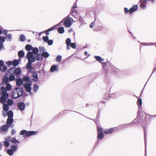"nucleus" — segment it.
Masks as SVG:
<instances>
[{
	"mask_svg": "<svg viewBox=\"0 0 156 156\" xmlns=\"http://www.w3.org/2000/svg\"><path fill=\"white\" fill-rule=\"evenodd\" d=\"M23 89L21 87H16L12 93V96L14 99H16L21 97L23 94Z\"/></svg>",
	"mask_w": 156,
	"mask_h": 156,
	"instance_id": "obj_1",
	"label": "nucleus"
},
{
	"mask_svg": "<svg viewBox=\"0 0 156 156\" xmlns=\"http://www.w3.org/2000/svg\"><path fill=\"white\" fill-rule=\"evenodd\" d=\"M8 91L5 89V87L2 86L0 88V94L1 96L0 97V101L7 100L9 98V94L7 92Z\"/></svg>",
	"mask_w": 156,
	"mask_h": 156,
	"instance_id": "obj_2",
	"label": "nucleus"
},
{
	"mask_svg": "<svg viewBox=\"0 0 156 156\" xmlns=\"http://www.w3.org/2000/svg\"><path fill=\"white\" fill-rule=\"evenodd\" d=\"M26 58L28 59V63L27 64H32L33 63L36 61L35 56L33 54L31 51H28L26 55Z\"/></svg>",
	"mask_w": 156,
	"mask_h": 156,
	"instance_id": "obj_3",
	"label": "nucleus"
},
{
	"mask_svg": "<svg viewBox=\"0 0 156 156\" xmlns=\"http://www.w3.org/2000/svg\"><path fill=\"white\" fill-rule=\"evenodd\" d=\"M32 83V81L26 82L23 85V87L26 91L28 93H30L31 91V86Z\"/></svg>",
	"mask_w": 156,
	"mask_h": 156,
	"instance_id": "obj_4",
	"label": "nucleus"
},
{
	"mask_svg": "<svg viewBox=\"0 0 156 156\" xmlns=\"http://www.w3.org/2000/svg\"><path fill=\"white\" fill-rule=\"evenodd\" d=\"M73 21L68 19H64L63 25L66 27H69L72 24Z\"/></svg>",
	"mask_w": 156,
	"mask_h": 156,
	"instance_id": "obj_5",
	"label": "nucleus"
},
{
	"mask_svg": "<svg viewBox=\"0 0 156 156\" xmlns=\"http://www.w3.org/2000/svg\"><path fill=\"white\" fill-rule=\"evenodd\" d=\"M6 101L7 100H5L0 101V103L3 104V110L5 112H6L8 111L9 108V105L5 103Z\"/></svg>",
	"mask_w": 156,
	"mask_h": 156,
	"instance_id": "obj_6",
	"label": "nucleus"
},
{
	"mask_svg": "<svg viewBox=\"0 0 156 156\" xmlns=\"http://www.w3.org/2000/svg\"><path fill=\"white\" fill-rule=\"evenodd\" d=\"M4 141H3V145L5 147H9L10 140V136H6L4 138Z\"/></svg>",
	"mask_w": 156,
	"mask_h": 156,
	"instance_id": "obj_7",
	"label": "nucleus"
},
{
	"mask_svg": "<svg viewBox=\"0 0 156 156\" xmlns=\"http://www.w3.org/2000/svg\"><path fill=\"white\" fill-rule=\"evenodd\" d=\"M17 107L19 110L21 111L24 110L25 109L26 105L24 102H20L17 103Z\"/></svg>",
	"mask_w": 156,
	"mask_h": 156,
	"instance_id": "obj_8",
	"label": "nucleus"
},
{
	"mask_svg": "<svg viewBox=\"0 0 156 156\" xmlns=\"http://www.w3.org/2000/svg\"><path fill=\"white\" fill-rule=\"evenodd\" d=\"M30 78L33 82H37L38 80L37 73L36 72L33 73Z\"/></svg>",
	"mask_w": 156,
	"mask_h": 156,
	"instance_id": "obj_9",
	"label": "nucleus"
},
{
	"mask_svg": "<svg viewBox=\"0 0 156 156\" xmlns=\"http://www.w3.org/2000/svg\"><path fill=\"white\" fill-rule=\"evenodd\" d=\"M14 69H15L14 71V73L16 77H19L21 76V68L20 67H17Z\"/></svg>",
	"mask_w": 156,
	"mask_h": 156,
	"instance_id": "obj_10",
	"label": "nucleus"
},
{
	"mask_svg": "<svg viewBox=\"0 0 156 156\" xmlns=\"http://www.w3.org/2000/svg\"><path fill=\"white\" fill-rule=\"evenodd\" d=\"M13 121L14 119L13 118H8L6 122V125L9 127L11 126L12 128L13 127V125L12 124Z\"/></svg>",
	"mask_w": 156,
	"mask_h": 156,
	"instance_id": "obj_11",
	"label": "nucleus"
},
{
	"mask_svg": "<svg viewBox=\"0 0 156 156\" xmlns=\"http://www.w3.org/2000/svg\"><path fill=\"white\" fill-rule=\"evenodd\" d=\"M23 84V81L22 79L20 77H18L16 79V84L18 87H20Z\"/></svg>",
	"mask_w": 156,
	"mask_h": 156,
	"instance_id": "obj_12",
	"label": "nucleus"
},
{
	"mask_svg": "<svg viewBox=\"0 0 156 156\" xmlns=\"http://www.w3.org/2000/svg\"><path fill=\"white\" fill-rule=\"evenodd\" d=\"M8 125L6 124H4L1 126L0 131L1 133L7 132L8 131L9 128Z\"/></svg>",
	"mask_w": 156,
	"mask_h": 156,
	"instance_id": "obj_13",
	"label": "nucleus"
},
{
	"mask_svg": "<svg viewBox=\"0 0 156 156\" xmlns=\"http://www.w3.org/2000/svg\"><path fill=\"white\" fill-rule=\"evenodd\" d=\"M9 77L7 75L5 76H4L3 78L2 84L3 85L7 84L9 83Z\"/></svg>",
	"mask_w": 156,
	"mask_h": 156,
	"instance_id": "obj_14",
	"label": "nucleus"
},
{
	"mask_svg": "<svg viewBox=\"0 0 156 156\" xmlns=\"http://www.w3.org/2000/svg\"><path fill=\"white\" fill-rule=\"evenodd\" d=\"M36 133V132L34 131H27L26 132L25 136L26 137H29L31 136L34 135Z\"/></svg>",
	"mask_w": 156,
	"mask_h": 156,
	"instance_id": "obj_15",
	"label": "nucleus"
},
{
	"mask_svg": "<svg viewBox=\"0 0 156 156\" xmlns=\"http://www.w3.org/2000/svg\"><path fill=\"white\" fill-rule=\"evenodd\" d=\"M138 9L137 5H135L131 7L129 9V14H131L134 11H137Z\"/></svg>",
	"mask_w": 156,
	"mask_h": 156,
	"instance_id": "obj_16",
	"label": "nucleus"
},
{
	"mask_svg": "<svg viewBox=\"0 0 156 156\" xmlns=\"http://www.w3.org/2000/svg\"><path fill=\"white\" fill-rule=\"evenodd\" d=\"M144 138L145 141V156H147V150H146V145H147V138L146 135L147 133L146 129L144 128Z\"/></svg>",
	"mask_w": 156,
	"mask_h": 156,
	"instance_id": "obj_17",
	"label": "nucleus"
},
{
	"mask_svg": "<svg viewBox=\"0 0 156 156\" xmlns=\"http://www.w3.org/2000/svg\"><path fill=\"white\" fill-rule=\"evenodd\" d=\"M114 128H112L105 129L104 133L106 134H111L113 131Z\"/></svg>",
	"mask_w": 156,
	"mask_h": 156,
	"instance_id": "obj_18",
	"label": "nucleus"
},
{
	"mask_svg": "<svg viewBox=\"0 0 156 156\" xmlns=\"http://www.w3.org/2000/svg\"><path fill=\"white\" fill-rule=\"evenodd\" d=\"M6 115L8 116V118H13V112L11 110H9L6 113Z\"/></svg>",
	"mask_w": 156,
	"mask_h": 156,
	"instance_id": "obj_19",
	"label": "nucleus"
},
{
	"mask_svg": "<svg viewBox=\"0 0 156 156\" xmlns=\"http://www.w3.org/2000/svg\"><path fill=\"white\" fill-rule=\"evenodd\" d=\"M18 56L19 58H22L25 56V53L24 51L21 50L18 52Z\"/></svg>",
	"mask_w": 156,
	"mask_h": 156,
	"instance_id": "obj_20",
	"label": "nucleus"
},
{
	"mask_svg": "<svg viewBox=\"0 0 156 156\" xmlns=\"http://www.w3.org/2000/svg\"><path fill=\"white\" fill-rule=\"evenodd\" d=\"M58 69L57 68V66L55 65L52 66L50 69V71L51 72H53L55 71H58Z\"/></svg>",
	"mask_w": 156,
	"mask_h": 156,
	"instance_id": "obj_21",
	"label": "nucleus"
},
{
	"mask_svg": "<svg viewBox=\"0 0 156 156\" xmlns=\"http://www.w3.org/2000/svg\"><path fill=\"white\" fill-rule=\"evenodd\" d=\"M32 64H27L26 65V68L29 70V71L30 72L32 73V71L34 69V68L32 66Z\"/></svg>",
	"mask_w": 156,
	"mask_h": 156,
	"instance_id": "obj_22",
	"label": "nucleus"
},
{
	"mask_svg": "<svg viewBox=\"0 0 156 156\" xmlns=\"http://www.w3.org/2000/svg\"><path fill=\"white\" fill-rule=\"evenodd\" d=\"M35 58L36 60L38 61H41L43 59L42 55H41L40 53H37L36 54Z\"/></svg>",
	"mask_w": 156,
	"mask_h": 156,
	"instance_id": "obj_23",
	"label": "nucleus"
},
{
	"mask_svg": "<svg viewBox=\"0 0 156 156\" xmlns=\"http://www.w3.org/2000/svg\"><path fill=\"white\" fill-rule=\"evenodd\" d=\"M42 57L45 58H47L50 55L49 54L47 51H43L41 54Z\"/></svg>",
	"mask_w": 156,
	"mask_h": 156,
	"instance_id": "obj_24",
	"label": "nucleus"
},
{
	"mask_svg": "<svg viewBox=\"0 0 156 156\" xmlns=\"http://www.w3.org/2000/svg\"><path fill=\"white\" fill-rule=\"evenodd\" d=\"M10 142H11L12 144H19L20 143L19 141L17 140L15 137H13L11 138L10 136Z\"/></svg>",
	"mask_w": 156,
	"mask_h": 156,
	"instance_id": "obj_25",
	"label": "nucleus"
},
{
	"mask_svg": "<svg viewBox=\"0 0 156 156\" xmlns=\"http://www.w3.org/2000/svg\"><path fill=\"white\" fill-rule=\"evenodd\" d=\"M39 89V86L37 84H34L33 85V90L34 92H36Z\"/></svg>",
	"mask_w": 156,
	"mask_h": 156,
	"instance_id": "obj_26",
	"label": "nucleus"
},
{
	"mask_svg": "<svg viewBox=\"0 0 156 156\" xmlns=\"http://www.w3.org/2000/svg\"><path fill=\"white\" fill-rule=\"evenodd\" d=\"M33 48L32 46L30 44H27L25 47L26 50L28 51H30Z\"/></svg>",
	"mask_w": 156,
	"mask_h": 156,
	"instance_id": "obj_27",
	"label": "nucleus"
},
{
	"mask_svg": "<svg viewBox=\"0 0 156 156\" xmlns=\"http://www.w3.org/2000/svg\"><path fill=\"white\" fill-rule=\"evenodd\" d=\"M58 32L59 34H62L65 32L64 28L63 27H61L58 29Z\"/></svg>",
	"mask_w": 156,
	"mask_h": 156,
	"instance_id": "obj_28",
	"label": "nucleus"
},
{
	"mask_svg": "<svg viewBox=\"0 0 156 156\" xmlns=\"http://www.w3.org/2000/svg\"><path fill=\"white\" fill-rule=\"evenodd\" d=\"M8 77L10 81H13L15 79V76L13 73H11Z\"/></svg>",
	"mask_w": 156,
	"mask_h": 156,
	"instance_id": "obj_29",
	"label": "nucleus"
},
{
	"mask_svg": "<svg viewBox=\"0 0 156 156\" xmlns=\"http://www.w3.org/2000/svg\"><path fill=\"white\" fill-rule=\"evenodd\" d=\"M32 53H33V54L34 55H36L38 53V52H39V50L38 48L35 47L34 48L33 47V49H32Z\"/></svg>",
	"mask_w": 156,
	"mask_h": 156,
	"instance_id": "obj_30",
	"label": "nucleus"
},
{
	"mask_svg": "<svg viewBox=\"0 0 156 156\" xmlns=\"http://www.w3.org/2000/svg\"><path fill=\"white\" fill-rule=\"evenodd\" d=\"M94 58L99 62H101L104 61V59L101 58L100 56H95Z\"/></svg>",
	"mask_w": 156,
	"mask_h": 156,
	"instance_id": "obj_31",
	"label": "nucleus"
},
{
	"mask_svg": "<svg viewBox=\"0 0 156 156\" xmlns=\"http://www.w3.org/2000/svg\"><path fill=\"white\" fill-rule=\"evenodd\" d=\"M10 148L14 152L17 150L18 146L17 145H12L11 146Z\"/></svg>",
	"mask_w": 156,
	"mask_h": 156,
	"instance_id": "obj_32",
	"label": "nucleus"
},
{
	"mask_svg": "<svg viewBox=\"0 0 156 156\" xmlns=\"http://www.w3.org/2000/svg\"><path fill=\"white\" fill-rule=\"evenodd\" d=\"M12 66L14 67L17 66L19 64L16 59L13 60L12 61Z\"/></svg>",
	"mask_w": 156,
	"mask_h": 156,
	"instance_id": "obj_33",
	"label": "nucleus"
},
{
	"mask_svg": "<svg viewBox=\"0 0 156 156\" xmlns=\"http://www.w3.org/2000/svg\"><path fill=\"white\" fill-rule=\"evenodd\" d=\"M6 102L7 103L6 104L8 105L9 106H10L12 105L13 103V100L11 99L8 98L7 100V101Z\"/></svg>",
	"mask_w": 156,
	"mask_h": 156,
	"instance_id": "obj_34",
	"label": "nucleus"
},
{
	"mask_svg": "<svg viewBox=\"0 0 156 156\" xmlns=\"http://www.w3.org/2000/svg\"><path fill=\"white\" fill-rule=\"evenodd\" d=\"M7 66L6 65H4L2 67H0V70L2 72H5L7 70Z\"/></svg>",
	"mask_w": 156,
	"mask_h": 156,
	"instance_id": "obj_35",
	"label": "nucleus"
},
{
	"mask_svg": "<svg viewBox=\"0 0 156 156\" xmlns=\"http://www.w3.org/2000/svg\"><path fill=\"white\" fill-rule=\"evenodd\" d=\"M6 153L9 155L11 156L13 154L14 152L10 148V149H7Z\"/></svg>",
	"mask_w": 156,
	"mask_h": 156,
	"instance_id": "obj_36",
	"label": "nucleus"
},
{
	"mask_svg": "<svg viewBox=\"0 0 156 156\" xmlns=\"http://www.w3.org/2000/svg\"><path fill=\"white\" fill-rule=\"evenodd\" d=\"M26 39L25 36L23 34H21L20 36L19 41L22 42L24 41Z\"/></svg>",
	"mask_w": 156,
	"mask_h": 156,
	"instance_id": "obj_37",
	"label": "nucleus"
},
{
	"mask_svg": "<svg viewBox=\"0 0 156 156\" xmlns=\"http://www.w3.org/2000/svg\"><path fill=\"white\" fill-rule=\"evenodd\" d=\"M6 87L5 89L6 90L8 91L10 90L12 88V86L9 83H8L5 84Z\"/></svg>",
	"mask_w": 156,
	"mask_h": 156,
	"instance_id": "obj_38",
	"label": "nucleus"
},
{
	"mask_svg": "<svg viewBox=\"0 0 156 156\" xmlns=\"http://www.w3.org/2000/svg\"><path fill=\"white\" fill-rule=\"evenodd\" d=\"M14 69H15V68L14 67H12L8 69L6 73V74L7 75H8V73L11 74V73H12V72L13 71V70Z\"/></svg>",
	"mask_w": 156,
	"mask_h": 156,
	"instance_id": "obj_39",
	"label": "nucleus"
},
{
	"mask_svg": "<svg viewBox=\"0 0 156 156\" xmlns=\"http://www.w3.org/2000/svg\"><path fill=\"white\" fill-rule=\"evenodd\" d=\"M137 104L138 107H142V99L141 98H139L138 99Z\"/></svg>",
	"mask_w": 156,
	"mask_h": 156,
	"instance_id": "obj_40",
	"label": "nucleus"
},
{
	"mask_svg": "<svg viewBox=\"0 0 156 156\" xmlns=\"http://www.w3.org/2000/svg\"><path fill=\"white\" fill-rule=\"evenodd\" d=\"M29 77L27 76H24L22 79L23 81H25L26 82L28 81H31L30 80H29Z\"/></svg>",
	"mask_w": 156,
	"mask_h": 156,
	"instance_id": "obj_41",
	"label": "nucleus"
},
{
	"mask_svg": "<svg viewBox=\"0 0 156 156\" xmlns=\"http://www.w3.org/2000/svg\"><path fill=\"white\" fill-rule=\"evenodd\" d=\"M5 38L0 36V44H3V43L5 41Z\"/></svg>",
	"mask_w": 156,
	"mask_h": 156,
	"instance_id": "obj_42",
	"label": "nucleus"
},
{
	"mask_svg": "<svg viewBox=\"0 0 156 156\" xmlns=\"http://www.w3.org/2000/svg\"><path fill=\"white\" fill-rule=\"evenodd\" d=\"M142 111V107H138V109L137 111V118H139V115L140 114L141 112Z\"/></svg>",
	"mask_w": 156,
	"mask_h": 156,
	"instance_id": "obj_43",
	"label": "nucleus"
},
{
	"mask_svg": "<svg viewBox=\"0 0 156 156\" xmlns=\"http://www.w3.org/2000/svg\"><path fill=\"white\" fill-rule=\"evenodd\" d=\"M112 71L114 73H117L119 71V69L115 67L112 66Z\"/></svg>",
	"mask_w": 156,
	"mask_h": 156,
	"instance_id": "obj_44",
	"label": "nucleus"
},
{
	"mask_svg": "<svg viewBox=\"0 0 156 156\" xmlns=\"http://www.w3.org/2000/svg\"><path fill=\"white\" fill-rule=\"evenodd\" d=\"M42 39L45 42L47 43L49 40V37L47 36H43Z\"/></svg>",
	"mask_w": 156,
	"mask_h": 156,
	"instance_id": "obj_45",
	"label": "nucleus"
},
{
	"mask_svg": "<svg viewBox=\"0 0 156 156\" xmlns=\"http://www.w3.org/2000/svg\"><path fill=\"white\" fill-rule=\"evenodd\" d=\"M12 35L10 34H7L6 35L5 38L9 40V41H11L12 40Z\"/></svg>",
	"mask_w": 156,
	"mask_h": 156,
	"instance_id": "obj_46",
	"label": "nucleus"
},
{
	"mask_svg": "<svg viewBox=\"0 0 156 156\" xmlns=\"http://www.w3.org/2000/svg\"><path fill=\"white\" fill-rule=\"evenodd\" d=\"M104 137L103 134H98L97 138L98 139L101 140Z\"/></svg>",
	"mask_w": 156,
	"mask_h": 156,
	"instance_id": "obj_47",
	"label": "nucleus"
},
{
	"mask_svg": "<svg viewBox=\"0 0 156 156\" xmlns=\"http://www.w3.org/2000/svg\"><path fill=\"white\" fill-rule=\"evenodd\" d=\"M62 58V56H61L60 55H58L56 58V61L57 62H60L61 61Z\"/></svg>",
	"mask_w": 156,
	"mask_h": 156,
	"instance_id": "obj_48",
	"label": "nucleus"
},
{
	"mask_svg": "<svg viewBox=\"0 0 156 156\" xmlns=\"http://www.w3.org/2000/svg\"><path fill=\"white\" fill-rule=\"evenodd\" d=\"M66 45H70L71 43V39L69 38H67L66 41Z\"/></svg>",
	"mask_w": 156,
	"mask_h": 156,
	"instance_id": "obj_49",
	"label": "nucleus"
},
{
	"mask_svg": "<svg viewBox=\"0 0 156 156\" xmlns=\"http://www.w3.org/2000/svg\"><path fill=\"white\" fill-rule=\"evenodd\" d=\"M27 130H23L20 131V134L21 135H24L26 136V132Z\"/></svg>",
	"mask_w": 156,
	"mask_h": 156,
	"instance_id": "obj_50",
	"label": "nucleus"
},
{
	"mask_svg": "<svg viewBox=\"0 0 156 156\" xmlns=\"http://www.w3.org/2000/svg\"><path fill=\"white\" fill-rule=\"evenodd\" d=\"M98 134H103V130L102 128H99L98 129Z\"/></svg>",
	"mask_w": 156,
	"mask_h": 156,
	"instance_id": "obj_51",
	"label": "nucleus"
},
{
	"mask_svg": "<svg viewBox=\"0 0 156 156\" xmlns=\"http://www.w3.org/2000/svg\"><path fill=\"white\" fill-rule=\"evenodd\" d=\"M142 44L144 45L145 46L147 45H153L154 44V43H142Z\"/></svg>",
	"mask_w": 156,
	"mask_h": 156,
	"instance_id": "obj_52",
	"label": "nucleus"
},
{
	"mask_svg": "<svg viewBox=\"0 0 156 156\" xmlns=\"http://www.w3.org/2000/svg\"><path fill=\"white\" fill-rule=\"evenodd\" d=\"M48 45H52L53 43V41L52 40H49L47 42Z\"/></svg>",
	"mask_w": 156,
	"mask_h": 156,
	"instance_id": "obj_53",
	"label": "nucleus"
},
{
	"mask_svg": "<svg viewBox=\"0 0 156 156\" xmlns=\"http://www.w3.org/2000/svg\"><path fill=\"white\" fill-rule=\"evenodd\" d=\"M39 50L40 52L45 51H46V49L43 47H39Z\"/></svg>",
	"mask_w": 156,
	"mask_h": 156,
	"instance_id": "obj_54",
	"label": "nucleus"
},
{
	"mask_svg": "<svg viewBox=\"0 0 156 156\" xmlns=\"http://www.w3.org/2000/svg\"><path fill=\"white\" fill-rule=\"evenodd\" d=\"M70 45L71 47L73 49H76V45L74 43H72Z\"/></svg>",
	"mask_w": 156,
	"mask_h": 156,
	"instance_id": "obj_55",
	"label": "nucleus"
},
{
	"mask_svg": "<svg viewBox=\"0 0 156 156\" xmlns=\"http://www.w3.org/2000/svg\"><path fill=\"white\" fill-rule=\"evenodd\" d=\"M5 63L8 66H10L11 65H12V62L11 61H9L5 62Z\"/></svg>",
	"mask_w": 156,
	"mask_h": 156,
	"instance_id": "obj_56",
	"label": "nucleus"
},
{
	"mask_svg": "<svg viewBox=\"0 0 156 156\" xmlns=\"http://www.w3.org/2000/svg\"><path fill=\"white\" fill-rule=\"evenodd\" d=\"M124 10L125 13L126 14H127L128 12L129 13V10L126 7H125L124 8Z\"/></svg>",
	"mask_w": 156,
	"mask_h": 156,
	"instance_id": "obj_57",
	"label": "nucleus"
},
{
	"mask_svg": "<svg viewBox=\"0 0 156 156\" xmlns=\"http://www.w3.org/2000/svg\"><path fill=\"white\" fill-rule=\"evenodd\" d=\"M55 26H53V27H50V28H49L48 29H47L49 31H51L52 30H54V29H55Z\"/></svg>",
	"mask_w": 156,
	"mask_h": 156,
	"instance_id": "obj_58",
	"label": "nucleus"
},
{
	"mask_svg": "<svg viewBox=\"0 0 156 156\" xmlns=\"http://www.w3.org/2000/svg\"><path fill=\"white\" fill-rule=\"evenodd\" d=\"M8 30H7L4 29L2 30V34L5 35H7V34Z\"/></svg>",
	"mask_w": 156,
	"mask_h": 156,
	"instance_id": "obj_59",
	"label": "nucleus"
},
{
	"mask_svg": "<svg viewBox=\"0 0 156 156\" xmlns=\"http://www.w3.org/2000/svg\"><path fill=\"white\" fill-rule=\"evenodd\" d=\"M5 65L4 61L2 60H0V67Z\"/></svg>",
	"mask_w": 156,
	"mask_h": 156,
	"instance_id": "obj_60",
	"label": "nucleus"
},
{
	"mask_svg": "<svg viewBox=\"0 0 156 156\" xmlns=\"http://www.w3.org/2000/svg\"><path fill=\"white\" fill-rule=\"evenodd\" d=\"M111 97L114 98H116L117 97L116 94L115 93L112 94L111 95Z\"/></svg>",
	"mask_w": 156,
	"mask_h": 156,
	"instance_id": "obj_61",
	"label": "nucleus"
},
{
	"mask_svg": "<svg viewBox=\"0 0 156 156\" xmlns=\"http://www.w3.org/2000/svg\"><path fill=\"white\" fill-rule=\"evenodd\" d=\"M140 6L143 9H145L146 7V5H144L142 3H141L140 4Z\"/></svg>",
	"mask_w": 156,
	"mask_h": 156,
	"instance_id": "obj_62",
	"label": "nucleus"
},
{
	"mask_svg": "<svg viewBox=\"0 0 156 156\" xmlns=\"http://www.w3.org/2000/svg\"><path fill=\"white\" fill-rule=\"evenodd\" d=\"M79 21L81 23H83V18L81 16H80L79 19Z\"/></svg>",
	"mask_w": 156,
	"mask_h": 156,
	"instance_id": "obj_63",
	"label": "nucleus"
},
{
	"mask_svg": "<svg viewBox=\"0 0 156 156\" xmlns=\"http://www.w3.org/2000/svg\"><path fill=\"white\" fill-rule=\"evenodd\" d=\"M70 14L67 17H66L64 19H68L69 20H71L72 21H73V19L72 18H71V17H70Z\"/></svg>",
	"mask_w": 156,
	"mask_h": 156,
	"instance_id": "obj_64",
	"label": "nucleus"
}]
</instances>
